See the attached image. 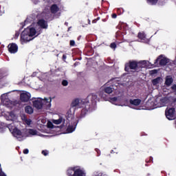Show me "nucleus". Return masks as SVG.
I'll use <instances>...</instances> for the list:
<instances>
[{"instance_id": "f257e3e1", "label": "nucleus", "mask_w": 176, "mask_h": 176, "mask_svg": "<svg viewBox=\"0 0 176 176\" xmlns=\"http://www.w3.org/2000/svg\"><path fill=\"white\" fill-rule=\"evenodd\" d=\"M146 61H140L137 62V60H129V63H125L124 65V71L126 72H129L130 69H133L136 71V72H140L141 69L144 68V64H145Z\"/></svg>"}, {"instance_id": "f03ea898", "label": "nucleus", "mask_w": 176, "mask_h": 176, "mask_svg": "<svg viewBox=\"0 0 176 176\" xmlns=\"http://www.w3.org/2000/svg\"><path fill=\"white\" fill-rule=\"evenodd\" d=\"M34 38L35 37H33V38L31 37V36L29 34L26 29H25L21 34V42L22 43H28V42L32 41Z\"/></svg>"}, {"instance_id": "7ed1b4c3", "label": "nucleus", "mask_w": 176, "mask_h": 176, "mask_svg": "<svg viewBox=\"0 0 176 176\" xmlns=\"http://www.w3.org/2000/svg\"><path fill=\"white\" fill-rule=\"evenodd\" d=\"M94 109H93V107L90 106V102H86L85 104V108H82L81 110V113L80 114V118L82 119V118H85L86 116V113L87 112H91Z\"/></svg>"}, {"instance_id": "20e7f679", "label": "nucleus", "mask_w": 176, "mask_h": 176, "mask_svg": "<svg viewBox=\"0 0 176 176\" xmlns=\"http://www.w3.org/2000/svg\"><path fill=\"white\" fill-rule=\"evenodd\" d=\"M165 115L168 120H174L175 119V108L171 107L166 110Z\"/></svg>"}, {"instance_id": "39448f33", "label": "nucleus", "mask_w": 176, "mask_h": 176, "mask_svg": "<svg viewBox=\"0 0 176 176\" xmlns=\"http://www.w3.org/2000/svg\"><path fill=\"white\" fill-rule=\"evenodd\" d=\"M89 100L91 101V104H90V102L89 101ZM87 102H89L90 107H92V109H94V107L97 105V95L94 94L89 95L87 97Z\"/></svg>"}, {"instance_id": "423d86ee", "label": "nucleus", "mask_w": 176, "mask_h": 176, "mask_svg": "<svg viewBox=\"0 0 176 176\" xmlns=\"http://www.w3.org/2000/svg\"><path fill=\"white\" fill-rule=\"evenodd\" d=\"M160 62V63H159ZM159 63L161 67H164V65H167L168 63H170V60L167 58H163V55H160L155 60V64Z\"/></svg>"}, {"instance_id": "0eeeda50", "label": "nucleus", "mask_w": 176, "mask_h": 176, "mask_svg": "<svg viewBox=\"0 0 176 176\" xmlns=\"http://www.w3.org/2000/svg\"><path fill=\"white\" fill-rule=\"evenodd\" d=\"M8 52L12 54H14L19 52V46H17V44L12 43H10L8 46Z\"/></svg>"}, {"instance_id": "6e6552de", "label": "nucleus", "mask_w": 176, "mask_h": 176, "mask_svg": "<svg viewBox=\"0 0 176 176\" xmlns=\"http://www.w3.org/2000/svg\"><path fill=\"white\" fill-rule=\"evenodd\" d=\"M31 99V94L29 92L22 93L20 95V100L22 102H28Z\"/></svg>"}, {"instance_id": "1a4fd4ad", "label": "nucleus", "mask_w": 176, "mask_h": 176, "mask_svg": "<svg viewBox=\"0 0 176 176\" xmlns=\"http://www.w3.org/2000/svg\"><path fill=\"white\" fill-rule=\"evenodd\" d=\"M37 24H38V26L42 28L43 30H47V28H49L47 21H45L44 19H38Z\"/></svg>"}, {"instance_id": "9d476101", "label": "nucleus", "mask_w": 176, "mask_h": 176, "mask_svg": "<svg viewBox=\"0 0 176 176\" xmlns=\"http://www.w3.org/2000/svg\"><path fill=\"white\" fill-rule=\"evenodd\" d=\"M33 106L36 109H42L43 107V100L42 99H37L33 101Z\"/></svg>"}, {"instance_id": "9b49d317", "label": "nucleus", "mask_w": 176, "mask_h": 176, "mask_svg": "<svg viewBox=\"0 0 176 176\" xmlns=\"http://www.w3.org/2000/svg\"><path fill=\"white\" fill-rule=\"evenodd\" d=\"M73 176H86V173L80 168L76 166V170H74Z\"/></svg>"}, {"instance_id": "f8f14e48", "label": "nucleus", "mask_w": 176, "mask_h": 176, "mask_svg": "<svg viewBox=\"0 0 176 176\" xmlns=\"http://www.w3.org/2000/svg\"><path fill=\"white\" fill-rule=\"evenodd\" d=\"M142 101L141 99H130L129 104H131V105H134L135 107H138Z\"/></svg>"}, {"instance_id": "ddd939ff", "label": "nucleus", "mask_w": 176, "mask_h": 176, "mask_svg": "<svg viewBox=\"0 0 176 176\" xmlns=\"http://www.w3.org/2000/svg\"><path fill=\"white\" fill-rule=\"evenodd\" d=\"M82 103V100L76 98L74 100L71 104L72 108H75V107H80V104Z\"/></svg>"}, {"instance_id": "4468645a", "label": "nucleus", "mask_w": 176, "mask_h": 176, "mask_svg": "<svg viewBox=\"0 0 176 176\" xmlns=\"http://www.w3.org/2000/svg\"><path fill=\"white\" fill-rule=\"evenodd\" d=\"M58 10H60V8L57 6V4H52L51 6L50 12H51V13H52V14H56V13H57V12H58Z\"/></svg>"}, {"instance_id": "2eb2a0df", "label": "nucleus", "mask_w": 176, "mask_h": 176, "mask_svg": "<svg viewBox=\"0 0 176 176\" xmlns=\"http://www.w3.org/2000/svg\"><path fill=\"white\" fill-rule=\"evenodd\" d=\"M138 38L142 42H146V34L144 32H140L138 34Z\"/></svg>"}, {"instance_id": "dca6fc26", "label": "nucleus", "mask_w": 176, "mask_h": 176, "mask_svg": "<svg viewBox=\"0 0 176 176\" xmlns=\"http://www.w3.org/2000/svg\"><path fill=\"white\" fill-rule=\"evenodd\" d=\"M43 101V105H46L47 108H50L52 107V98H44V100H42Z\"/></svg>"}, {"instance_id": "f3484780", "label": "nucleus", "mask_w": 176, "mask_h": 176, "mask_svg": "<svg viewBox=\"0 0 176 176\" xmlns=\"http://www.w3.org/2000/svg\"><path fill=\"white\" fill-rule=\"evenodd\" d=\"M26 30L32 38V36H35V35L36 34V30L35 29V28H30L29 29L28 28L26 29Z\"/></svg>"}, {"instance_id": "a211bd4d", "label": "nucleus", "mask_w": 176, "mask_h": 176, "mask_svg": "<svg viewBox=\"0 0 176 176\" xmlns=\"http://www.w3.org/2000/svg\"><path fill=\"white\" fill-rule=\"evenodd\" d=\"M14 137H16L17 138V137L23 134V133L21 132V131L17 128H15L13 130V133H12Z\"/></svg>"}, {"instance_id": "6ab92c4d", "label": "nucleus", "mask_w": 176, "mask_h": 176, "mask_svg": "<svg viewBox=\"0 0 176 176\" xmlns=\"http://www.w3.org/2000/svg\"><path fill=\"white\" fill-rule=\"evenodd\" d=\"M25 112L29 115H32V113H34V109L30 105L26 106L25 107Z\"/></svg>"}, {"instance_id": "aec40b11", "label": "nucleus", "mask_w": 176, "mask_h": 176, "mask_svg": "<svg viewBox=\"0 0 176 176\" xmlns=\"http://www.w3.org/2000/svg\"><path fill=\"white\" fill-rule=\"evenodd\" d=\"M76 170V166L71 167L67 170V175L69 176H74V173Z\"/></svg>"}, {"instance_id": "412c9836", "label": "nucleus", "mask_w": 176, "mask_h": 176, "mask_svg": "<svg viewBox=\"0 0 176 176\" xmlns=\"http://www.w3.org/2000/svg\"><path fill=\"white\" fill-rule=\"evenodd\" d=\"M174 80H173V78H166L165 80V85L167 86V87H169V86H171V84L173 83Z\"/></svg>"}, {"instance_id": "4be33fe9", "label": "nucleus", "mask_w": 176, "mask_h": 176, "mask_svg": "<svg viewBox=\"0 0 176 176\" xmlns=\"http://www.w3.org/2000/svg\"><path fill=\"white\" fill-rule=\"evenodd\" d=\"M162 80V77H157L156 78H154L152 80V83L153 86H156L157 85H159Z\"/></svg>"}, {"instance_id": "5701e85b", "label": "nucleus", "mask_w": 176, "mask_h": 176, "mask_svg": "<svg viewBox=\"0 0 176 176\" xmlns=\"http://www.w3.org/2000/svg\"><path fill=\"white\" fill-rule=\"evenodd\" d=\"M75 129H76V126L73 125H69L67 129V133H74L75 131Z\"/></svg>"}, {"instance_id": "b1692460", "label": "nucleus", "mask_w": 176, "mask_h": 176, "mask_svg": "<svg viewBox=\"0 0 176 176\" xmlns=\"http://www.w3.org/2000/svg\"><path fill=\"white\" fill-rule=\"evenodd\" d=\"M104 93H107V94H111L113 91V90L112 89V87H107L106 88H104Z\"/></svg>"}, {"instance_id": "393cba45", "label": "nucleus", "mask_w": 176, "mask_h": 176, "mask_svg": "<svg viewBox=\"0 0 176 176\" xmlns=\"http://www.w3.org/2000/svg\"><path fill=\"white\" fill-rule=\"evenodd\" d=\"M54 124H61L63 123V117H60L58 120H53Z\"/></svg>"}, {"instance_id": "a878e982", "label": "nucleus", "mask_w": 176, "mask_h": 176, "mask_svg": "<svg viewBox=\"0 0 176 176\" xmlns=\"http://www.w3.org/2000/svg\"><path fill=\"white\" fill-rule=\"evenodd\" d=\"M160 102L162 105H166L168 102V98H162L160 99Z\"/></svg>"}, {"instance_id": "bb28decb", "label": "nucleus", "mask_w": 176, "mask_h": 176, "mask_svg": "<svg viewBox=\"0 0 176 176\" xmlns=\"http://www.w3.org/2000/svg\"><path fill=\"white\" fill-rule=\"evenodd\" d=\"M6 76V73L3 70H0V82H2V79Z\"/></svg>"}, {"instance_id": "cd10ccee", "label": "nucleus", "mask_w": 176, "mask_h": 176, "mask_svg": "<svg viewBox=\"0 0 176 176\" xmlns=\"http://www.w3.org/2000/svg\"><path fill=\"white\" fill-rule=\"evenodd\" d=\"M110 102H116L118 101L117 97L109 98Z\"/></svg>"}, {"instance_id": "c85d7f7f", "label": "nucleus", "mask_w": 176, "mask_h": 176, "mask_svg": "<svg viewBox=\"0 0 176 176\" xmlns=\"http://www.w3.org/2000/svg\"><path fill=\"white\" fill-rule=\"evenodd\" d=\"M47 127H48V129H54V125L53 124V123L52 122H48Z\"/></svg>"}, {"instance_id": "c756f323", "label": "nucleus", "mask_w": 176, "mask_h": 176, "mask_svg": "<svg viewBox=\"0 0 176 176\" xmlns=\"http://www.w3.org/2000/svg\"><path fill=\"white\" fill-rule=\"evenodd\" d=\"M32 122L31 119H25V123H26L28 126H30Z\"/></svg>"}, {"instance_id": "7c9ffc66", "label": "nucleus", "mask_w": 176, "mask_h": 176, "mask_svg": "<svg viewBox=\"0 0 176 176\" xmlns=\"http://www.w3.org/2000/svg\"><path fill=\"white\" fill-rule=\"evenodd\" d=\"M42 155H43L44 156H47L49 155V151H47V150H43L41 151Z\"/></svg>"}, {"instance_id": "2f4dec72", "label": "nucleus", "mask_w": 176, "mask_h": 176, "mask_svg": "<svg viewBox=\"0 0 176 176\" xmlns=\"http://www.w3.org/2000/svg\"><path fill=\"white\" fill-rule=\"evenodd\" d=\"M148 2H150L152 5H156L157 3V0H147Z\"/></svg>"}, {"instance_id": "473e14b6", "label": "nucleus", "mask_w": 176, "mask_h": 176, "mask_svg": "<svg viewBox=\"0 0 176 176\" xmlns=\"http://www.w3.org/2000/svg\"><path fill=\"white\" fill-rule=\"evenodd\" d=\"M116 43H111V44H110V47L111 48V49H116Z\"/></svg>"}, {"instance_id": "72a5a7b5", "label": "nucleus", "mask_w": 176, "mask_h": 176, "mask_svg": "<svg viewBox=\"0 0 176 176\" xmlns=\"http://www.w3.org/2000/svg\"><path fill=\"white\" fill-rule=\"evenodd\" d=\"M63 86H68V81L67 80H63L62 81Z\"/></svg>"}, {"instance_id": "f704fd0d", "label": "nucleus", "mask_w": 176, "mask_h": 176, "mask_svg": "<svg viewBox=\"0 0 176 176\" xmlns=\"http://www.w3.org/2000/svg\"><path fill=\"white\" fill-rule=\"evenodd\" d=\"M30 134H32V135H36V131L34 130V129H30Z\"/></svg>"}, {"instance_id": "c9c22d12", "label": "nucleus", "mask_w": 176, "mask_h": 176, "mask_svg": "<svg viewBox=\"0 0 176 176\" xmlns=\"http://www.w3.org/2000/svg\"><path fill=\"white\" fill-rule=\"evenodd\" d=\"M69 45H70V46H75V41L71 40V41H69Z\"/></svg>"}, {"instance_id": "e433bc0d", "label": "nucleus", "mask_w": 176, "mask_h": 176, "mask_svg": "<svg viewBox=\"0 0 176 176\" xmlns=\"http://www.w3.org/2000/svg\"><path fill=\"white\" fill-rule=\"evenodd\" d=\"M29 152H30V150H28V148H25L23 150L24 155H28Z\"/></svg>"}, {"instance_id": "4c0bfd02", "label": "nucleus", "mask_w": 176, "mask_h": 176, "mask_svg": "<svg viewBox=\"0 0 176 176\" xmlns=\"http://www.w3.org/2000/svg\"><path fill=\"white\" fill-rule=\"evenodd\" d=\"M111 17L112 19H116V17H118V14H116V13H113L111 14Z\"/></svg>"}, {"instance_id": "58836bf2", "label": "nucleus", "mask_w": 176, "mask_h": 176, "mask_svg": "<svg viewBox=\"0 0 176 176\" xmlns=\"http://www.w3.org/2000/svg\"><path fill=\"white\" fill-rule=\"evenodd\" d=\"M171 89L173 90V91H176V84L173 85L171 87Z\"/></svg>"}, {"instance_id": "ea45409f", "label": "nucleus", "mask_w": 176, "mask_h": 176, "mask_svg": "<svg viewBox=\"0 0 176 176\" xmlns=\"http://www.w3.org/2000/svg\"><path fill=\"white\" fill-rule=\"evenodd\" d=\"M78 65H80V62H76V63L74 64V67H78Z\"/></svg>"}, {"instance_id": "a19ab883", "label": "nucleus", "mask_w": 176, "mask_h": 176, "mask_svg": "<svg viewBox=\"0 0 176 176\" xmlns=\"http://www.w3.org/2000/svg\"><path fill=\"white\" fill-rule=\"evenodd\" d=\"M62 58H63V61H65V60H67V55L63 54Z\"/></svg>"}, {"instance_id": "79ce46f5", "label": "nucleus", "mask_w": 176, "mask_h": 176, "mask_svg": "<svg viewBox=\"0 0 176 176\" xmlns=\"http://www.w3.org/2000/svg\"><path fill=\"white\" fill-rule=\"evenodd\" d=\"M0 176H6V174L3 173L2 170L0 171Z\"/></svg>"}, {"instance_id": "37998d69", "label": "nucleus", "mask_w": 176, "mask_h": 176, "mask_svg": "<svg viewBox=\"0 0 176 176\" xmlns=\"http://www.w3.org/2000/svg\"><path fill=\"white\" fill-rule=\"evenodd\" d=\"M96 176H105L103 173H98Z\"/></svg>"}, {"instance_id": "c03bdc74", "label": "nucleus", "mask_w": 176, "mask_h": 176, "mask_svg": "<svg viewBox=\"0 0 176 176\" xmlns=\"http://www.w3.org/2000/svg\"><path fill=\"white\" fill-rule=\"evenodd\" d=\"M19 35H20V33H19L18 32H16L15 36H19Z\"/></svg>"}, {"instance_id": "a18cd8bd", "label": "nucleus", "mask_w": 176, "mask_h": 176, "mask_svg": "<svg viewBox=\"0 0 176 176\" xmlns=\"http://www.w3.org/2000/svg\"><path fill=\"white\" fill-rule=\"evenodd\" d=\"M40 34H42V31H41V30H39V31H38V34L36 35V36H38V35H40Z\"/></svg>"}, {"instance_id": "49530a36", "label": "nucleus", "mask_w": 176, "mask_h": 176, "mask_svg": "<svg viewBox=\"0 0 176 176\" xmlns=\"http://www.w3.org/2000/svg\"><path fill=\"white\" fill-rule=\"evenodd\" d=\"M41 14H42V16H46V13L45 12H43Z\"/></svg>"}, {"instance_id": "de8ad7c7", "label": "nucleus", "mask_w": 176, "mask_h": 176, "mask_svg": "<svg viewBox=\"0 0 176 176\" xmlns=\"http://www.w3.org/2000/svg\"><path fill=\"white\" fill-rule=\"evenodd\" d=\"M3 98V95L1 96V99L2 100Z\"/></svg>"}, {"instance_id": "09e8293b", "label": "nucleus", "mask_w": 176, "mask_h": 176, "mask_svg": "<svg viewBox=\"0 0 176 176\" xmlns=\"http://www.w3.org/2000/svg\"><path fill=\"white\" fill-rule=\"evenodd\" d=\"M96 152H98V148H96Z\"/></svg>"}, {"instance_id": "8fccbe9b", "label": "nucleus", "mask_w": 176, "mask_h": 176, "mask_svg": "<svg viewBox=\"0 0 176 176\" xmlns=\"http://www.w3.org/2000/svg\"><path fill=\"white\" fill-rule=\"evenodd\" d=\"M111 153H113V150H111Z\"/></svg>"}, {"instance_id": "3c124183", "label": "nucleus", "mask_w": 176, "mask_h": 176, "mask_svg": "<svg viewBox=\"0 0 176 176\" xmlns=\"http://www.w3.org/2000/svg\"><path fill=\"white\" fill-rule=\"evenodd\" d=\"M45 20H47V17H45Z\"/></svg>"}, {"instance_id": "603ef678", "label": "nucleus", "mask_w": 176, "mask_h": 176, "mask_svg": "<svg viewBox=\"0 0 176 176\" xmlns=\"http://www.w3.org/2000/svg\"><path fill=\"white\" fill-rule=\"evenodd\" d=\"M155 72H156V70H154Z\"/></svg>"}, {"instance_id": "864d4df0", "label": "nucleus", "mask_w": 176, "mask_h": 176, "mask_svg": "<svg viewBox=\"0 0 176 176\" xmlns=\"http://www.w3.org/2000/svg\"><path fill=\"white\" fill-rule=\"evenodd\" d=\"M0 16H2V14H0Z\"/></svg>"}]
</instances>
